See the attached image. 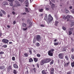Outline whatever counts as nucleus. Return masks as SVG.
<instances>
[{"mask_svg":"<svg viewBox=\"0 0 74 74\" xmlns=\"http://www.w3.org/2000/svg\"><path fill=\"white\" fill-rule=\"evenodd\" d=\"M71 34H72V32L70 31H69V35L70 36Z\"/></svg>","mask_w":74,"mask_h":74,"instance_id":"cd10ccee","label":"nucleus"},{"mask_svg":"<svg viewBox=\"0 0 74 74\" xmlns=\"http://www.w3.org/2000/svg\"><path fill=\"white\" fill-rule=\"evenodd\" d=\"M27 22L28 23H29L30 22V20H28L27 21Z\"/></svg>","mask_w":74,"mask_h":74,"instance_id":"c03bdc74","label":"nucleus"},{"mask_svg":"<svg viewBox=\"0 0 74 74\" xmlns=\"http://www.w3.org/2000/svg\"><path fill=\"white\" fill-rule=\"evenodd\" d=\"M51 52H52V53H53V51H55V50H54V49H51Z\"/></svg>","mask_w":74,"mask_h":74,"instance_id":"79ce46f5","label":"nucleus"},{"mask_svg":"<svg viewBox=\"0 0 74 74\" xmlns=\"http://www.w3.org/2000/svg\"><path fill=\"white\" fill-rule=\"evenodd\" d=\"M65 11L66 13H68L69 12V10H67V9H65Z\"/></svg>","mask_w":74,"mask_h":74,"instance_id":"72a5a7b5","label":"nucleus"},{"mask_svg":"<svg viewBox=\"0 0 74 74\" xmlns=\"http://www.w3.org/2000/svg\"><path fill=\"white\" fill-rule=\"evenodd\" d=\"M22 15H26V13L25 12H24L21 13Z\"/></svg>","mask_w":74,"mask_h":74,"instance_id":"864d4df0","label":"nucleus"},{"mask_svg":"<svg viewBox=\"0 0 74 74\" xmlns=\"http://www.w3.org/2000/svg\"><path fill=\"white\" fill-rule=\"evenodd\" d=\"M1 11L3 12V14L4 15H6V14H7V13H6V12H5L3 10H1Z\"/></svg>","mask_w":74,"mask_h":74,"instance_id":"f8f14e48","label":"nucleus"},{"mask_svg":"<svg viewBox=\"0 0 74 74\" xmlns=\"http://www.w3.org/2000/svg\"><path fill=\"white\" fill-rule=\"evenodd\" d=\"M25 11L27 12H29V11H28V9L27 8H25Z\"/></svg>","mask_w":74,"mask_h":74,"instance_id":"a878e982","label":"nucleus"},{"mask_svg":"<svg viewBox=\"0 0 74 74\" xmlns=\"http://www.w3.org/2000/svg\"><path fill=\"white\" fill-rule=\"evenodd\" d=\"M43 11V9H39V12H42Z\"/></svg>","mask_w":74,"mask_h":74,"instance_id":"4c0bfd02","label":"nucleus"},{"mask_svg":"<svg viewBox=\"0 0 74 74\" xmlns=\"http://www.w3.org/2000/svg\"><path fill=\"white\" fill-rule=\"evenodd\" d=\"M4 69V66H0V69L1 70H3V69Z\"/></svg>","mask_w":74,"mask_h":74,"instance_id":"dca6fc26","label":"nucleus"},{"mask_svg":"<svg viewBox=\"0 0 74 74\" xmlns=\"http://www.w3.org/2000/svg\"><path fill=\"white\" fill-rule=\"evenodd\" d=\"M52 4H53V3H52V2H51V1H50V2H49V4H50V5H52Z\"/></svg>","mask_w":74,"mask_h":74,"instance_id":"13d9d810","label":"nucleus"},{"mask_svg":"<svg viewBox=\"0 0 74 74\" xmlns=\"http://www.w3.org/2000/svg\"><path fill=\"white\" fill-rule=\"evenodd\" d=\"M16 23V21H14V22L13 23V25H15Z\"/></svg>","mask_w":74,"mask_h":74,"instance_id":"6e6d98bb","label":"nucleus"},{"mask_svg":"<svg viewBox=\"0 0 74 74\" xmlns=\"http://www.w3.org/2000/svg\"><path fill=\"white\" fill-rule=\"evenodd\" d=\"M34 61L35 62H37L38 61V58H34Z\"/></svg>","mask_w":74,"mask_h":74,"instance_id":"ddd939ff","label":"nucleus"},{"mask_svg":"<svg viewBox=\"0 0 74 74\" xmlns=\"http://www.w3.org/2000/svg\"><path fill=\"white\" fill-rule=\"evenodd\" d=\"M74 23L73 22V23H71L70 24V26L71 27H72V26H74Z\"/></svg>","mask_w":74,"mask_h":74,"instance_id":"aec40b11","label":"nucleus"},{"mask_svg":"<svg viewBox=\"0 0 74 74\" xmlns=\"http://www.w3.org/2000/svg\"><path fill=\"white\" fill-rule=\"evenodd\" d=\"M55 5L53 4H52V5H51V7L52 9H53L55 7Z\"/></svg>","mask_w":74,"mask_h":74,"instance_id":"9b49d317","label":"nucleus"},{"mask_svg":"<svg viewBox=\"0 0 74 74\" xmlns=\"http://www.w3.org/2000/svg\"><path fill=\"white\" fill-rule=\"evenodd\" d=\"M45 61L46 62V63H48V62H49L51 61V59L50 58H46L45 59Z\"/></svg>","mask_w":74,"mask_h":74,"instance_id":"0eeeda50","label":"nucleus"},{"mask_svg":"<svg viewBox=\"0 0 74 74\" xmlns=\"http://www.w3.org/2000/svg\"><path fill=\"white\" fill-rule=\"evenodd\" d=\"M25 3L26 4H29V1L28 0H27L25 2Z\"/></svg>","mask_w":74,"mask_h":74,"instance_id":"c85d7f7f","label":"nucleus"},{"mask_svg":"<svg viewBox=\"0 0 74 74\" xmlns=\"http://www.w3.org/2000/svg\"><path fill=\"white\" fill-rule=\"evenodd\" d=\"M54 45H58V42H56L54 44Z\"/></svg>","mask_w":74,"mask_h":74,"instance_id":"a18cd8bd","label":"nucleus"},{"mask_svg":"<svg viewBox=\"0 0 74 74\" xmlns=\"http://www.w3.org/2000/svg\"><path fill=\"white\" fill-rule=\"evenodd\" d=\"M73 62L71 63V66L72 67L74 66V61H73Z\"/></svg>","mask_w":74,"mask_h":74,"instance_id":"412c9836","label":"nucleus"},{"mask_svg":"<svg viewBox=\"0 0 74 74\" xmlns=\"http://www.w3.org/2000/svg\"><path fill=\"white\" fill-rule=\"evenodd\" d=\"M71 74V71H69L67 73V74Z\"/></svg>","mask_w":74,"mask_h":74,"instance_id":"8fccbe9b","label":"nucleus"},{"mask_svg":"<svg viewBox=\"0 0 74 74\" xmlns=\"http://www.w3.org/2000/svg\"><path fill=\"white\" fill-rule=\"evenodd\" d=\"M37 56L38 58H40L41 56L39 54H38L37 55Z\"/></svg>","mask_w":74,"mask_h":74,"instance_id":"603ef678","label":"nucleus"},{"mask_svg":"<svg viewBox=\"0 0 74 74\" xmlns=\"http://www.w3.org/2000/svg\"><path fill=\"white\" fill-rule=\"evenodd\" d=\"M18 1L21 2H23V0H18Z\"/></svg>","mask_w":74,"mask_h":74,"instance_id":"338daca9","label":"nucleus"},{"mask_svg":"<svg viewBox=\"0 0 74 74\" xmlns=\"http://www.w3.org/2000/svg\"><path fill=\"white\" fill-rule=\"evenodd\" d=\"M15 3H16L15 5L16 6H20L21 5L19 3V2L17 1H15Z\"/></svg>","mask_w":74,"mask_h":74,"instance_id":"39448f33","label":"nucleus"},{"mask_svg":"<svg viewBox=\"0 0 74 74\" xmlns=\"http://www.w3.org/2000/svg\"><path fill=\"white\" fill-rule=\"evenodd\" d=\"M33 70L34 71V72H35V73L36 72V68H34Z\"/></svg>","mask_w":74,"mask_h":74,"instance_id":"de8ad7c7","label":"nucleus"},{"mask_svg":"<svg viewBox=\"0 0 74 74\" xmlns=\"http://www.w3.org/2000/svg\"><path fill=\"white\" fill-rule=\"evenodd\" d=\"M74 28H69V30H71V31H73V30Z\"/></svg>","mask_w":74,"mask_h":74,"instance_id":"2f4dec72","label":"nucleus"},{"mask_svg":"<svg viewBox=\"0 0 74 74\" xmlns=\"http://www.w3.org/2000/svg\"><path fill=\"white\" fill-rule=\"evenodd\" d=\"M71 12H72L73 13V14H74V9L73 10H71Z\"/></svg>","mask_w":74,"mask_h":74,"instance_id":"680f3d73","label":"nucleus"},{"mask_svg":"<svg viewBox=\"0 0 74 74\" xmlns=\"http://www.w3.org/2000/svg\"><path fill=\"white\" fill-rule=\"evenodd\" d=\"M48 54L49 56H52L53 55V53L51 52V51L50 50L49 51Z\"/></svg>","mask_w":74,"mask_h":74,"instance_id":"6e6552de","label":"nucleus"},{"mask_svg":"<svg viewBox=\"0 0 74 74\" xmlns=\"http://www.w3.org/2000/svg\"><path fill=\"white\" fill-rule=\"evenodd\" d=\"M4 52L2 51H0V55H3L4 54Z\"/></svg>","mask_w":74,"mask_h":74,"instance_id":"c756f323","label":"nucleus"},{"mask_svg":"<svg viewBox=\"0 0 74 74\" xmlns=\"http://www.w3.org/2000/svg\"><path fill=\"white\" fill-rule=\"evenodd\" d=\"M69 64V62L67 63L66 64H65L64 66H67Z\"/></svg>","mask_w":74,"mask_h":74,"instance_id":"473e14b6","label":"nucleus"},{"mask_svg":"<svg viewBox=\"0 0 74 74\" xmlns=\"http://www.w3.org/2000/svg\"><path fill=\"white\" fill-rule=\"evenodd\" d=\"M48 17H47V14H45V19L46 21V20H47V19Z\"/></svg>","mask_w":74,"mask_h":74,"instance_id":"f3484780","label":"nucleus"},{"mask_svg":"<svg viewBox=\"0 0 74 74\" xmlns=\"http://www.w3.org/2000/svg\"><path fill=\"white\" fill-rule=\"evenodd\" d=\"M63 53H60L58 55L59 58L60 59H63Z\"/></svg>","mask_w":74,"mask_h":74,"instance_id":"423d86ee","label":"nucleus"},{"mask_svg":"<svg viewBox=\"0 0 74 74\" xmlns=\"http://www.w3.org/2000/svg\"><path fill=\"white\" fill-rule=\"evenodd\" d=\"M33 61V60L32 58H30L29 59V62H32Z\"/></svg>","mask_w":74,"mask_h":74,"instance_id":"a211bd4d","label":"nucleus"},{"mask_svg":"<svg viewBox=\"0 0 74 74\" xmlns=\"http://www.w3.org/2000/svg\"><path fill=\"white\" fill-rule=\"evenodd\" d=\"M58 23H59V22L58 21H56L55 23V25H56V26H57Z\"/></svg>","mask_w":74,"mask_h":74,"instance_id":"4be33fe9","label":"nucleus"},{"mask_svg":"<svg viewBox=\"0 0 74 74\" xmlns=\"http://www.w3.org/2000/svg\"><path fill=\"white\" fill-rule=\"evenodd\" d=\"M71 59L74 60V56L72 55L71 56Z\"/></svg>","mask_w":74,"mask_h":74,"instance_id":"ea45409f","label":"nucleus"},{"mask_svg":"<svg viewBox=\"0 0 74 74\" xmlns=\"http://www.w3.org/2000/svg\"><path fill=\"white\" fill-rule=\"evenodd\" d=\"M12 14H13V15H15V12H12Z\"/></svg>","mask_w":74,"mask_h":74,"instance_id":"69168bd1","label":"nucleus"},{"mask_svg":"<svg viewBox=\"0 0 74 74\" xmlns=\"http://www.w3.org/2000/svg\"><path fill=\"white\" fill-rule=\"evenodd\" d=\"M68 16H69V18H73V16H70V15H67V17H68Z\"/></svg>","mask_w":74,"mask_h":74,"instance_id":"5701e85b","label":"nucleus"},{"mask_svg":"<svg viewBox=\"0 0 74 74\" xmlns=\"http://www.w3.org/2000/svg\"><path fill=\"white\" fill-rule=\"evenodd\" d=\"M12 2H11V3H10V6H12V5H13V4H12Z\"/></svg>","mask_w":74,"mask_h":74,"instance_id":"bf43d9fd","label":"nucleus"},{"mask_svg":"<svg viewBox=\"0 0 74 74\" xmlns=\"http://www.w3.org/2000/svg\"><path fill=\"white\" fill-rule=\"evenodd\" d=\"M22 25L23 26V27H26V24L25 23H22Z\"/></svg>","mask_w":74,"mask_h":74,"instance_id":"6ab92c4d","label":"nucleus"},{"mask_svg":"<svg viewBox=\"0 0 74 74\" xmlns=\"http://www.w3.org/2000/svg\"><path fill=\"white\" fill-rule=\"evenodd\" d=\"M29 52L30 54H32V49H29Z\"/></svg>","mask_w":74,"mask_h":74,"instance_id":"e433bc0d","label":"nucleus"},{"mask_svg":"<svg viewBox=\"0 0 74 74\" xmlns=\"http://www.w3.org/2000/svg\"><path fill=\"white\" fill-rule=\"evenodd\" d=\"M24 55L25 56H26V57H27V56H28V54H27V53H25Z\"/></svg>","mask_w":74,"mask_h":74,"instance_id":"c9c22d12","label":"nucleus"},{"mask_svg":"<svg viewBox=\"0 0 74 74\" xmlns=\"http://www.w3.org/2000/svg\"><path fill=\"white\" fill-rule=\"evenodd\" d=\"M8 4V3L6 2H3V6H5V5H7Z\"/></svg>","mask_w":74,"mask_h":74,"instance_id":"4468645a","label":"nucleus"},{"mask_svg":"<svg viewBox=\"0 0 74 74\" xmlns=\"http://www.w3.org/2000/svg\"><path fill=\"white\" fill-rule=\"evenodd\" d=\"M40 26H41V27H45V25H44L42 24Z\"/></svg>","mask_w":74,"mask_h":74,"instance_id":"5fc2aeb1","label":"nucleus"},{"mask_svg":"<svg viewBox=\"0 0 74 74\" xmlns=\"http://www.w3.org/2000/svg\"><path fill=\"white\" fill-rule=\"evenodd\" d=\"M42 73L43 74H45V71L44 70L42 71Z\"/></svg>","mask_w":74,"mask_h":74,"instance_id":"7c9ffc66","label":"nucleus"},{"mask_svg":"<svg viewBox=\"0 0 74 74\" xmlns=\"http://www.w3.org/2000/svg\"><path fill=\"white\" fill-rule=\"evenodd\" d=\"M8 1L10 2V3H12L13 2V1H12V0H8Z\"/></svg>","mask_w":74,"mask_h":74,"instance_id":"09e8293b","label":"nucleus"},{"mask_svg":"<svg viewBox=\"0 0 74 74\" xmlns=\"http://www.w3.org/2000/svg\"><path fill=\"white\" fill-rule=\"evenodd\" d=\"M36 38L37 41L40 42V41H41V38L40 37V36L39 35H36Z\"/></svg>","mask_w":74,"mask_h":74,"instance_id":"f03ea898","label":"nucleus"},{"mask_svg":"<svg viewBox=\"0 0 74 74\" xmlns=\"http://www.w3.org/2000/svg\"><path fill=\"white\" fill-rule=\"evenodd\" d=\"M73 8V7L72 6H70L69 7V9H72V8Z\"/></svg>","mask_w":74,"mask_h":74,"instance_id":"774afa93","label":"nucleus"},{"mask_svg":"<svg viewBox=\"0 0 74 74\" xmlns=\"http://www.w3.org/2000/svg\"><path fill=\"white\" fill-rule=\"evenodd\" d=\"M36 45L37 46V47H39L40 46V44L38 43H36Z\"/></svg>","mask_w":74,"mask_h":74,"instance_id":"393cba45","label":"nucleus"},{"mask_svg":"<svg viewBox=\"0 0 74 74\" xmlns=\"http://www.w3.org/2000/svg\"><path fill=\"white\" fill-rule=\"evenodd\" d=\"M64 19H66L67 18L68 19L67 20V21H69V18H70V17L69 16H68L67 17V16H66V17H65V18H63Z\"/></svg>","mask_w":74,"mask_h":74,"instance_id":"2eb2a0df","label":"nucleus"},{"mask_svg":"<svg viewBox=\"0 0 74 74\" xmlns=\"http://www.w3.org/2000/svg\"><path fill=\"white\" fill-rule=\"evenodd\" d=\"M29 23V25L31 26H32V23L30 22Z\"/></svg>","mask_w":74,"mask_h":74,"instance_id":"3c124183","label":"nucleus"},{"mask_svg":"<svg viewBox=\"0 0 74 74\" xmlns=\"http://www.w3.org/2000/svg\"><path fill=\"white\" fill-rule=\"evenodd\" d=\"M2 41L3 42L7 44V43L9 41L8 40L5 39H3L2 40Z\"/></svg>","mask_w":74,"mask_h":74,"instance_id":"20e7f679","label":"nucleus"},{"mask_svg":"<svg viewBox=\"0 0 74 74\" xmlns=\"http://www.w3.org/2000/svg\"><path fill=\"white\" fill-rule=\"evenodd\" d=\"M71 52H74V49H71Z\"/></svg>","mask_w":74,"mask_h":74,"instance_id":"e2e57ef3","label":"nucleus"},{"mask_svg":"<svg viewBox=\"0 0 74 74\" xmlns=\"http://www.w3.org/2000/svg\"><path fill=\"white\" fill-rule=\"evenodd\" d=\"M52 20H53V17H52L51 14H49V15L48 19L47 21V23L48 24L49 23H50Z\"/></svg>","mask_w":74,"mask_h":74,"instance_id":"f257e3e1","label":"nucleus"},{"mask_svg":"<svg viewBox=\"0 0 74 74\" xmlns=\"http://www.w3.org/2000/svg\"><path fill=\"white\" fill-rule=\"evenodd\" d=\"M7 45H4L3 46V47H4V48H7Z\"/></svg>","mask_w":74,"mask_h":74,"instance_id":"37998d69","label":"nucleus"},{"mask_svg":"<svg viewBox=\"0 0 74 74\" xmlns=\"http://www.w3.org/2000/svg\"><path fill=\"white\" fill-rule=\"evenodd\" d=\"M0 16L1 17H3V13H2L1 11H0Z\"/></svg>","mask_w":74,"mask_h":74,"instance_id":"bb28decb","label":"nucleus"},{"mask_svg":"<svg viewBox=\"0 0 74 74\" xmlns=\"http://www.w3.org/2000/svg\"><path fill=\"white\" fill-rule=\"evenodd\" d=\"M43 14H40L39 15V16L40 17H41V16H43Z\"/></svg>","mask_w":74,"mask_h":74,"instance_id":"0e129e2a","label":"nucleus"},{"mask_svg":"<svg viewBox=\"0 0 74 74\" xmlns=\"http://www.w3.org/2000/svg\"><path fill=\"white\" fill-rule=\"evenodd\" d=\"M45 9L46 10H47V11H48L49 10V8H45Z\"/></svg>","mask_w":74,"mask_h":74,"instance_id":"052dcab7","label":"nucleus"},{"mask_svg":"<svg viewBox=\"0 0 74 74\" xmlns=\"http://www.w3.org/2000/svg\"><path fill=\"white\" fill-rule=\"evenodd\" d=\"M23 30L25 31V30H27V28H23Z\"/></svg>","mask_w":74,"mask_h":74,"instance_id":"4d7b16f0","label":"nucleus"},{"mask_svg":"<svg viewBox=\"0 0 74 74\" xmlns=\"http://www.w3.org/2000/svg\"><path fill=\"white\" fill-rule=\"evenodd\" d=\"M12 60H15V57H12Z\"/></svg>","mask_w":74,"mask_h":74,"instance_id":"49530a36","label":"nucleus"},{"mask_svg":"<svg viewBox=\"0 0 74 74\" xmlns=\"http://www.w3.org/2000/svg\"><path fill=\"white\" fill-rule=\"evenodd\" d=\"M53 63V60H52V61L50 63V65H52Z\"/></svg>","mask_w":74,"mask_h":74,"instance_id":"f704fd0d","label":"nucleus"},{"mask_svg":"<svg viewBox=\"0 0 74 74\" xmlns=\"http://www.w3.org/2000/svg\"><path fill=\"white\" fill-rule=\"evenodd\" d=\"M62 29L64 30H66V28L64 27V26H63L62 27Z\"/></svg>","mask_w":74,"mask_h":74,"instance_id":"a19ab883","label":"nucleus"},{"mask_svg":"<svg viewBox=\"0 0 74 74\" xmlns=\"http://www.w3.org/2000/svg\"><path fill=\"white\" fill-rule=\"evenodd\" d=\"M65 59H66L67 61H68L69 60V56H68L66 55L65 56Z\"/></svg>","mask_w":74,"mask_h":74,"instance_id":"1a4fd4ad","label":"nucleus"},{"mask_svg":"<svg viewBox=\"0 0 74 74\" xmlns=\"http://www.w3.org/2000/svg\"><path fill=\"white\" fill-rule=\"evenodd\" d=\"M13 73H14V74H16V70H13Z\"/></svg>","mask_w":74,"mask_h":74,"instance_id":"b1692460","label":"nucleus"},{"mask_svg":"<svg viewBox=\"0 0 74 74\" xmlns=\"http://www.w3.org/2000/svg\"><path fill=\"white\" fill-rule=\"evenodd\" d=\"M45 63H46L45 59L43 60H42L41 62H40V64L41 66H42Z\"/></svg>","mask_w":74,"mask_h":74,"instance_id":"7ed1b4c3","label":"nucleus"},{"mask_svg":"<svg viewBox=\"0 0 74 74\" xmlns=\"http://www.w3.org/2000/svg\"><path fill=\"white\" fill-rule=\"evenodd\" d=\"M33 42L34 43H36V39H34Z\"/></svg>","mask_w":74,"mask_h":74,"instance_id":"58836bf2","label":"nucleus"},{"mask_svg":"<svg viewBox=\"0 0 74 74\" xmlns=\"http://www.w3.org/2000/svg\"><path fill=\"white\" fill-rule=\"evenodd\" d=\"M14 67L15 69H18V65L15 64H14Z\"/></svg>","mask_w":74,"mask_h":74,"instance_id":"9d476101","label":"nucleus"}]
</instances>
